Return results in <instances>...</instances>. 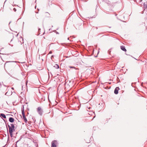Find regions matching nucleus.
Here are the masks:
<instances>
[{"mask_svg":"<svg viewBox=\"0 0 147 147\" xmlns=\"http://www.w3.org/2000/svg\"><path fill=\"white\" fill-rule=\"evenodd\" d=\"M119 89V87H117L115 89L114 92V93L115 94H118V90Z\"/></svg>","mask_w":147,"mask_h":147,"instance_id":"obj_4","label":"nucleus"},{"mask_svg":"<svg viewBox=\"0 0 147 147\" xmlns=\"http://www.w3.org/2000/svg\"><path fill=\"white\" fill-rule=\"evenodd\" d=\"M10 23H11V22H10L9 23V24Z\"/></svg>","mask_w":147,"mask_h":147,"instance_id":"obj_20","label":"nucleus"},{"mask_svg":"<svg viewBox=\"0 0 147 147\" xmlns=\"http://www.w3.org/2000/svg\"><path fill=\"white\" fill-rule=\"evenodd\" d=\"M95 117V116H94V117L93 118V119H92V120H93V119H94V118Z\"/></svg>","mask_w":147,"mask_h":147,"instance_id":"obj_18","label":"nucleus"},{"mask_svg":"<svg viewBox=\"0 0 147 147\" xmlns=\"http://www.w3.org/2000/svg\"><path fill=\"white\" fill-rule=\"evenodd\" d=\"M22 119H23L25 123H27V120L26 118L25 117V115L23 116Z\"/></svg>","mask_w":147,"mask_h":147,"instance_id":"obj_7","label":"nucleus"},{"mask_svg":"<svg viewBox=\"0 0 147 147\" xmlns=\"http://www.w3.org/2000/svg\"><path fill=\"white\" fill-rule=\"evenodd\" d=\"M121 49L124 51H126V49H125V47L124 46H121Z\"/></svg>","mask_w":147,"mask_h":147,"instance_id":"obj_6","label":"nucleus"},{"mask_svg":"<svg viewBox=\"0 0 147 147\" xmlns=\"http://www.w3.org/2000/svg\"><path fill=\"white\" fill-rule=\"evenodd\" d=\"M11 88L13 90H14V88L13 87Z\"/></svg>","mask_w":147,"mask_h":147,"instance_id":"obj_16","label":"nucleus"},{"mask_svg":"<svg viewBox=\"0 0 147 147\" xmlns=\"http://www.w3.org/2000/svg\"><path fill=\"white\" fill-rule=\"evenodd\" d=\"M88 109H87V110L89 111L90 110V109H91V107H88Z\"/></svg>","mask_w":147,"mask_h":147,"instance_id":"obj_13","label":"nucleus"},{"mask_svg":"<svg viewBox=\"0 0 147 147\" xmlns=\"http://www.w3.org/2000/svg\"><path fill=\"white\" fill-rule=\"evenodd\" d=\"M52 53V51H50L49 52V54H51Z\"/></svg>","mask_w":147,"mask_h":147,"instance_id":"obj_15","label":"nucleus"},{"mask_svg":"<svg viewBox=\"0 0 147 147\" xmlns=\"http://www.w3.org/2000/svg\"><path fill=\"white\" fill-rule=\"evenodd\" d=\"M13 10L15 11H16V9L15 8H14L13 9Z\"/></svg>","mask_w":147,"mask_h":147,"instance_id":"obj_14","label":"nucleus"},{"mask_svg":"<svg viewBox=\"0 0 147 147\" xmlns=\"http://www.w3.org/2000/svg\"><path fill=\"white\" fill-rule=\"evenodd\" d=\"M11 126L9 125H8L9 128V132L11 137L12 136V133L14 130V126L13 124H10Z\"/></svg>","mask_w":147,"mask_h":147,"instance_id":"obj_1","label":"nucleus"},{"mask_svg":"<svg viewBox=\"0 0 147 147\" xmlns=\"http://www.w3.org/2000/svg\"><path fill=\"white\" fill-rule=\"evenodd\" d=\"M22 116L25 115V114H24V109L22 110Z\"/></svg>","mask_w":147,"mask_h":147,"instance_id":"obj_10","label":"nucleus"},{"mask_svg":"<svg viewBox=\"0 0 147 147\" xmlns=\"http://www.w3.org/2000/svg\"><path fill=\"white\" fill-rule=\"evenodd\" d=\"M69 38H68V40H69Z\"/></svg>","mask_w":147,"mask_h":147,"instance_id":"obj_21","label":"nucleus"},{"mask_svg":"<svg viewBox=\"0 0 147 147\" xmlns=\"http://www.w3.org/2000/svg\"><path fill=\"white\" fill-rule=\"evenodd\" d=\"M53 57V55H52L51 57V58H52V57Z\"/></svg>","mask_w":147,"mask_h":147,"instance_id":"obj_19","label":"nucleus"},{"mask_svg":"<svg viewBox=\"0 0 147 147\" xmlns=\"http://www.w3.org/2000/svg\"><path fill=\"white\" fill-rule=\"evenodd\" d=\"M0 116L2 117L4 119H5L6 118V117L4 114L1 113L0 114Z\"/></svg>","mask_w":147,"mask_h":147,"instance_id":"obj_8","label":"nucleus"},{"mask_svg":"<svg viewBox=\"0 0 147 147\" xmlns=\"http://www.w3.org/2000/svg\"><path fill=\"white\" fill-rule=\"evenodd\" d=\"M40 30V28L38 29V31H39Z\"/></svg>","mask_w":147,"mask_h":147,"instance_id":"obj_17","label":"nucleus"},{"mask_svg":"<svg viewBox=\"0 0 147 147\" xmlns=\"http://www.w3.org/2000/svg\"><path fill=\"white\" fill-rule=\"evenodd\" d=\"M54 67L56 69H59V65L57 64H55V65L54 66Z\"/></svg>","mask_w":147,"mask_h":147,"instance_id":"obj_9","label":"nucleus"},{"mask_svg":"<svg viewBox=\"0 0 147 147\" xmlns=\"http://www.w3.org/2000/svg\"><path fill=\"white\" fill-rule=\"evenodd\" d=\"M69 67L70 68H74V69H77L75 68V67H73V66H70Z\"/></svg>","mask_w":147,"mask_h":147,"instance_id":"obj_11","label":"nucleus"},{"mask_svg":"<svg viewBox=\"0 0 147 147\" xmlns=\"http://www.w3.org/2000/svg\"><path fill=\"white\" fill-rule=\"evenodd\" d=\"M14 120V119L12 117H9V121L11 123H13Z\"/></svg>","mask_w":147,"mask_h":147,"instance_id":"obj_5","label":"nucleus"},{"mask_svg":"<svg viewBox=\"0 0 147 147\" xmlns=\"http://www.w3.org/2000/svg\"><path fill=\"white\" fill-rule=\"evenodd\" d=\"M16 62V61H7L6 62V63H8V62Z\"/></svg>","mask_w":147,"mask_h":147,"instance_id":"obj_12","label":"nucleus"},{"mask_svg":"<svg viewBox=\"0 0 147 147\" xmlns=\"http://www.w3.org/2000/svg\"><path fill=\"white\" fill-rule=\"evenodd\" d=\"M57 142L56 140L53 141L51 143V147H57Z\"/></svg>","mask_w":147,"mask_h":147,"instance_id":"obj_3","label":"nucleus"},{"mask_svg":"<svg viewBox=\"0 0 147 147\" xmlns=\"http://www.w3.org/2000/svg\"><path fill=\"white\" fill-rule=\"evenodd\" d=\"M37 111L38 114L40 115H42V114L43 111L40 107H38L37 109Z\"/></svg>","mask_w":147,"mask_h":147,"instance_id":"obj_2","label":"nucleus"}]
</instances>
